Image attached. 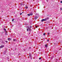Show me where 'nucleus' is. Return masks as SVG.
Instances as JSON below:
<instances>
[{"label": "nucleus", "mask_w": 62, "mask_h": 62, "mask_svg": "<svg viewBox=\"0 0 62 62\" xmlns=\"http://www.w3.org/2000/svg\"><path fill=\"white\" fill-rule=\"evenodd\" d=\"M28 16H32V15H33V14H27Z\"/></svg>", "instance_id": "obj_1"}, {"label": "nucleus", "mask_w": 62, "mask_h": 62, "mask_svg": "<svg viewBox=\"0 0 62 62\" xmlns=\"http://www.w3.org/2000/svg\"><path fill=\"white\" fill-rule=\"evenodd\" d=\"M46 21V19H45V18L44 19H43L42 20H41V22H42L43 21Z\"/></svg>", "instance_id": "obj_2"}, {"label": "nucleus", "mask_w": 62, "mask_h": 62, "mask_svg": "<svg viewBox=\"0 0 62 62\" xmlns=\"http://www.w3.org/2000/svg\"><path fill=\"white\" fill-rule=\"evenodd\" d=\"M4 47V46L1 45L0 46V48H2L3 47Z\"/></svg>", "instance_id": "obj_3"}, {"label": "nucleus", "mask_w": 62, "mask_h": 62, "mask_svg": "<svg viewBox=\"0 0 62 62\" xmlns=\"http://www.w3.org/2000/svg\"><path fill=\"white\" fill-rule=\"evenodd\" d=\"M28 28L29 29V31H31V29L30 28H29V27H28Z\"/></svg>", "instance_id": "obj_4"}, {"label": "nucleus", "mask_w": 62, "mask_h": 62, "mask_svg": "<svg viewBox=\"0 0 62 62\" xmlns=\"http://www.w3.org/2000/svg\"><path fill=\"white\" fill-rule=\"evenodd\" d=\"M29 56L30 57H32V56H31V53H29Z\"/></svg>", "instance_id": "obj_5"}, {"label": "nucleus", "mask_w": 62, "mask_h": 62, "mask_svg": "<svg viewBox=\"0 0 62 62\" xmlns=\"http://www.w3.org/2000/svg\"><path fill=\"white\" fill-rule=\"evenodd\" d=\"M4 30L5 31V33H7V31H6V29H4Z\"/></svg>", "instance_id": "obj_6"}, {"label": "nucleus", "mask_w": 62, "mask_h": 62, "mask_svg": "<svg viewBox=\"0 0 62 62\" xmlns=\"http://www.w3.org/2000/svg\"><path fill=\"white\" fill-rule=\"evenodd\" d=\"M49 19V17H46V18H45V19H46V20H48Z\"/></svg>", "instance_id": "obj_7"}, {"label": "nucleus", "mask_w": 62, "mask_h": 62, "mask_svg": "<svg viewBox=\"0 0 62 62\" xmlns=\"http://www.w3.org/2000/svg\"><path fill=\"white\" fill-rule=\"evenodd\" d=\"M38 18V17H37V16H36L35 17V19H37Z\"/></svg>", "instance_id": "obj_8"}, {"label": "nucleus", "mask_w": 62, "mask_h": 62, "mask_svg": "<svg viewBox=\"0 0 62 62\" xmlns=\"http://www.w3.org/2000/svg\"><path fill=\"white\" fill-rule=\"evenodd\" d=\"M8 40H11L10 39V38H8Z\"/></svg>", "instance_id": "obj_9"}, {"label": "nucleus", "mask_w": 62, "mask_h": 62, "mask_svg": "<svg viewBox=\"0 0 62 62\" xmlns=\"http://www.w3.org/2000/svg\"><path fill=\"white\" fill-rule=\"evenodd\" d=\"M47 46H48L46 44L45 45V47H47Z\"/></svg>", "instance_id": "obj_10"}, {"label": "nucleus", "mask_w": 62, "mask_h": 62, "mask_svg": "<svg viewBox=\"0 0 62 62\" xmlns=\"http://www.w3.org/2000/svg\"><path fill=\"white\" fill-rule=\"evenodd\" d=\"M43 35H44V36H45V33H44Z\"/></svg>", "instance_id": "obj_11"}, {"label": "nucleus", "mask_w": 62, "mask_h": 62, "mask_svg": "<svg viewBox=\"0 0 62 62\" xmlns=\"http://www.w3.org/2000/svg\"><path fill=\"white\" fill-rule=\"evenodd\" d=\"M32 27H33V26H30V28H32Z\"/></svg>", "instance_id": "obj_12"}, {"label": "nucleus", "mask_w": 62, "mask_h": 62, "mask_svg": "<svg viewBox=\"0 0 62 62\" xmlns=\"http://www.w3.org/2000/svg\"><path fill=\"white\" fill-rule=\"evenodd\" d=\"M26 8H28V7L27 6L26 7Z\"/></svg>", "instance_id": "obj_13"}, {"label": "nucleus", "mask_w": 62, "mask_h": 62, "mask_svg": "<svg viewBox=\"0 0 62 62\" xmlns=\"http://www.w3.org/2000/svg\"><path fill=\"white\" fill-rule=\"evenodd\" d=\"M5 41V42H6L7 43H8V41Z\"/></svg>", "instance_id": "obj_14"}, {"label": "nucleus", "mask_w": 62, "mask_h": 62, "mask_svg": "<svg viewBox=\"0 0 62 62\" xmlns=\"http://www.w3.org/2000/svg\"><path fill=\"white\" fill-rule=\"evenodd\" d=\"M50 34L49 33H47V34L48 35H49Z\"/></svg>", "instance_id": "obj_15"}, {"label": "nucleus", "mask_w": 62, "mask_h": 62, "mask_svg": "<svg viewBox=\"0 0 62 62\" xmlns=\"http://www.w3.org/2000/svg\"><path fill=\"white\" fill-rule=\"evenodd\" d=\"M39 59L40 60L41 59V57L39 58Z\"/></svg>", "instance_id": "obj_16"}, {"label": "nucleus", "mask_w": 62, "mask_h": 62, "mask_svg": "<svg viewBox=\"0 0 62 62\" xmlns=\"http://www.w3.org/2000/svg\"><path fill=\"white\" fill-rule=\"evenodd\" d=\"M27 31H28V29H27Z\"/></svg>", "instance_id": "obj_17"}, {"label": "nucleus", "mask_w": 62, "mask_h": 62, "mask_svg": "<svg viewBox=\"0 0 62 62\" xmlns=\"http://www.w3.org/2000/svg\"><path fill=\"white\" fill-rule=\"evenodd\" d=\"M15 39H13V40H14V41H15Z\"/></svg>", "instance_id": "obj_18"}, {"label": "nucleus", "mask_w": 62, "mask_h": 62, "mask_svg": "<svg viewBox=\"0 0 62 62\" xmlns=\"http://www.w3.org/2000/svg\"><path fill=\"white\" fill-rule=\"evenodd\" d=\"M46 1L47 2H48V0H46Z\"/></svg>", "instance_id": "obj_19"}, {"label": "nucleus", "mask_w": 62, "mask_h": 62, "mask_svg": "<svg viewBox=\"0 0 62 62\" xmlns=\"http://www.w3.org/2000/svg\"><path fill=\"white\" fill-rule=\"evenodd\" d=\"M22 14V13H20V15H21Z\"/></svg>", "instance_id": "obj_20"}, {"label": "nucleus", "mask_w": 62, "mask_h": 62, "mask_svg": "<svg viewBox=\"0 0 62 62\" xmlns=\"http://www.w3.org/2000/svg\"><path fill=\"white\" fill-rule=\"evenodd\" d=\"M61 3H62V1H61Z\"/></svg>", "instance_id": "obj_21"}, {"label": "nucleus", "mask_w": 62, "mask_h": 62, "mask_svg": "<svg viewBox=\"0 0 62 62\" xmlns=\"http://www.w3.org/2000/svg\"><path fill=\"white\" fill-rule=\"evenodd\" d=\"M5 34L6 35H7V33H5Z\"/></svg>", "instance_id": "obj_22"}, {"label": "nucleus", "mask_w": 62, "mask_h": 62, "mask_svg": "<svg viewBox=\"0 0 62 62\" xmlns=\"http://www.w3.org/2000/svg\"><path fill=\"white\" fill-rule=\"evenodd\" d=\"M13 21H14V19H13V20H12V22H13Z\"/></svg>", "instance_id": "obj_23"}, {"label": "nucleus", "mask_w": 62, "mask_h": 62, "mask_svg": "<svg viewBox=\"0 0 62 62\" xmlns=\"http://www.w3.org/2000/svg\"><path fill=\"white\" fill-rule=\"evenodd\" d=\"M36 28H38V26H36Z\"/></svg>", "instance_id": "obj_24"}, {"label": "nucleus", "mask_w": 62, "mask_h": 62, "mask_svg": "<svg viewBox=\"0 0 62 62\" xmlns=\"http://www.w3.org/2000/svg\"><path fill=\"white\" fill-rule=\"evenodd\" d=\"M47 41L49 42V40H47Z\"/></svg>", "instance_id": "obj_25"}, {"label": "nucleus", "mask_w": 62, "mask_h": 62, "mask_svg": "<svg viewBox=\"0 0 62 62\" xmlns=\"http://www.w3.org/2000/svg\"><path fill=\"white\" fill-rule=\"evenodd\" d=\"M61 10H62V8H61Z\"/></svg>", "instance_id": "obj_26"}, {"label": "nucleus", "mask_w": 62, "mask_h": 62, "mask_svg": "<svg viewBox=\"0 0 62 62\" xmlns=\"http://www.w3.org/2000/svg\"><path fill=\"white\" fill-rule=\"evenodd\" d=\"M23 13V12H22V13Z\"/></svg>", "instance_id": "obj_27"}, {"label": "nucleus", "mask_w": 62, "mask_h": 62, "mask_svg": "<svg viewBox=\"0 0 62 62\" xmlns=\"http://www.w3.org/2000/svg\"><path fill=\"white\" fill-rule=\"evenodd\" d=\"M31 59H32V58H31Z\"/></svg>", "instance_id": "obj_28"}]
</instances>
